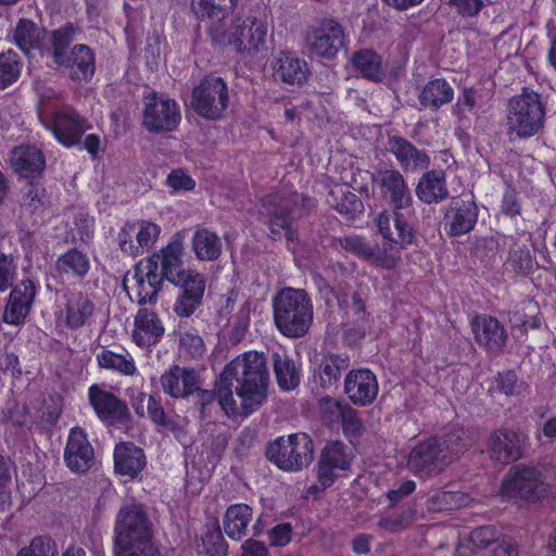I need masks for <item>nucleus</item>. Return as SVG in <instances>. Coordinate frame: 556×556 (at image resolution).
<instances>
[{
  "label": "nucleus",
  "mask_w": 556,
  "mask_h": 556,
  "mask_svg": "<svg viewBox=\"0 0 556 556\" xmlns=\"http://www.w3.org/2000/svg\"><path fill=\"white\" fill-rule=\"evenodd\" d=\"M269 371L263 353L249 351L229 362L216 388L218 403L227 415L255 412L267 397Z\"/></svg>",
  "instance_id": "1"
},
{
  "label": "nucleus",
  "mask_w": 556,
  "mask_h": 556,
  "mask_svg": "<svg viewBox=\"0 0 556 556\" xmlns=\"http://www.w3.org/2000/svg\"><path fill=\"white\" fill-rule=\"evenodd\" d=\"M376 181L392 210L391 214L387 211L378 214V231L386 241L395 243L400 249H407L416 242V232L405 212L414 202L408 184L403 174L394 168L377 170Z\"/></svg>",
  "instance_id": "2"
},
{
  "label": "nucleus",
  "mask_w": 556,
  "mask_h": 556,
  "mask_svg": "<svg viewBox=\"0 0 556 556\" xmlns=\"http://www.w3.org/2000/svg\"><path fill=\"white\" fill-rule=\"evenodd\" d=\"M471 445L467 431L457 425L450 426L442 433L419 441L409 452L407 468L420 479L441 475Z\"/></svg>",
  "instance_id": "3"
},
{
  "label": "nucleus",
  "mask_w": 556,
  "mask_h": 556,
  "mask_svg": "<svg viewBox=\"0 0 556 556\" xmlns=\"http://www.w3.org/2000/svg\"><path fill=\"white\" fill-rule=\"evenodd\" d=\"M268 213L269 237L278 240L283 235L288 241L298 240V231L292 224L315 206L314 200L291 190H275L261 199Z\"/></svg>",
  "instance_id": "4"
},
{
  "label": "nucleus",
  "mask_w": 556,
  "mask_h": 556,
  "mask_svg": "<svg viewBox=\"0 0 556 556\" xmlns=\"http://www.w3.org/2000/svg\"><path fill=\"white\" fill-rule=\"evenodd\" d=\"M271 302L274 323L282 336L299 339L308 332L313 324L314 308L305 290L285 288Z\"/></svg>",
  "instance_id": "5"
},
{
  "label": "nucleus",
  "mask_w": 556,
  "mask_h": 556,
  "mask_svg": "<svg viewBox=\"0 0 556 556\" xmlns=\"http://www.w3.org/2000/svg\"><path fill=\"white\" fill-rule=\"evenodd\" d=\"M546 116V104L542 96L531 88L523 87L519 94L508 100L506 109V126L509 135L528 139L536 135L543 127Z\"/></svg>",
  "instance_id": "6"
},
{
  "label": "nucleus",
  "mask_w": 556,
  "mask_h": 556,
  "mask_svg": "<svg viewBox=\"0 0 556 556\" xmlns=\"http://www.w3.org/2000/svg\"><path fill=\"white\" fill-rule=\"evenodd\" d=\"M267 29L266 22L256 17H238L230 27H214L211 42L214 46L231 45L238 52L257 53L266 47Z\"/></svg>",
  "instance_id": "7"
},
{
  "label": "nucleus",
  "mask_w": 556,
  "mask_h": 556,
  "mask_svg": "<svg viewBox=\"0 0 556 556\" xmlns=\"http://www.w3.org/2000/svg\"><path fill=\"white\" fill-rule=\"evenodd\" d=\"M265 455L279 469L296 472L312 464L314 443L307 433L296 432L269 442Z\"/></svg>",
  "instance_id": "8"
},
{
  "label": "nucleus",
  "mask_w": 556,
  "mask_h": 556,
  "mask_svg": "<svg viewBox=\"0 0 556 556\" xmlns=\"http://www.w3.org/2000/svg\"><path fill=\"white\" fill-rule=\"evenodd\" d=\"M153 526L143 504L123 505L114 522L113 547L153 543Z\"/></svg>",
  "instance_id": "9"
},
{
  "label": "nucleus",
  "mask_w": 556,
  "mask_h": 556,
  "mask_svg": "<svg viewBox=\"0 0 556 556\" xmlns=\"http://www.w3.org/2000/svg\"><path fill=\"white\" fill-rule=\"evenodd\" d=\"M228 104L229 88L222 77L206 75L192 88L190 108L204 119H220Z\"/></svg>",
  "instance_id": "10"
},
{
  "label": "nucleus",
  "mask_w": 556,
  "mask_h": 556,
  "mask_svg": "<svg viewBox=\"0 0 556 556\" xmlns=\"http://www.w3.org/2000/svg\"><path fill=\"white\" fill-rule=\"evenodd\" d=\"M181 119L179 104L155 91L143 96L142 125L151 134L169 132L177 128Z\"/></svg>",
  "instance_id": "11"
},
{
  "label": "nucleus",
  "mask_w": 556,
  "mask_h": 556,
  "mask_svg": "<svg viewBox=\"0 0 556 556\" xmlns=\"http://www.w3.org/2000/svg\"><path fill=\"white\" fill-rule=\"evenodd\" d=\"M306 43L312 54L332 60L341 49L345 48L346 37L338 21L324 18L308 28Z\"/></svg>",
  "instance_id": "12"
},
{
  "label": "nucleus",
  "mask_w": 556,
  "mask_h": 556,
  "mask_svg": "<svg viewBox=\"0 0 556 556\" xmlns=\"http://www.w3.org/2000/svg\"><path fill=\"white\" fill-rule=\"evenodd\" d=\"M501 492L508 498L535 502L546 493V484L536 468L516 466L504 478Z\"/></svg>",
  "instance_id": "13"
},
{
  "label": "nucleus",
  "mask_w": 556,
  "mask_h": 556,
  "mask_svg": "<svg viewBox=\"0 0 556 556\" xmlns=\"http://www.w3.org/2000/svg\"><path fill=\"white\" fill-rule=\"evenodd\" d=\"M343 251L351 253L371 265L384 269H394L399 263V256L393 251V242L387 241L383 244H371L365 237L358 235L343 236L333 240Z\"/></svg>",
  "instance_id": "14"
},
{
  "label": "nucleus",
  "mask_w": 556,
  "mask_h": 556,
  "mask_svg": "<svg viewBox=\"0 0 556 556\" xmlns=\"http://www.w3.org/2000/svg\"><path fill=\"white\" fill-rule=\"evenodd\" d=\"M88 402L104 425L121 427L131 420L127 403L99 384L88 388Z\"/></svg>",
  "instance_id": "15"
},
{
  "label": "nucleus",
  "mask_w": 556,
  "mask_h": 556,
  "mask_svg": "<svg viewBox=\"0 0 556 556\" xmlns=\"http://www.w3.org/2000/svg\"><path fill=\"white\" fill-rule=\"evenodd\" d=\"M180 289L174 305L179 317H189L202 304L206 281L202 274L193 269H185L169 281Z\"/></svg>",
  "instance_id": "16"
},
{
  "label": "nucleus",
  "mask_w": 556,
  "mask_h": 556,
  "mask_svg": "<svg viewBox=\"0 0 556 556\" xmlns=\"http://www.w3.org/2000/svg\"><path fill=\"white\" fill-rule=\"evenodd\" d=\"M526 437L501 428L492 431L486 440V452L493 462L508 465L522 457Z\"/></svg>",
  "instance_id": "17"
},
{
  "label": "nucleus",
  "mask_w": 556,
  "mask_h": 556,
  "mask_svg": "<svg viewBox=\"0 0 556 556\" xmlns=\"http://www.w3.org/2000/svg\"><path fill=\"white\" fill-rule=\"evenodd\" d=\"M471 330L477 344L488 354H502L508 341V332L497 318L490 315L476 316L471 320Z\"/></svg>",
  "instance_id": "18"
},
{
  "label": "nucleus",
  "mask_w": 556,
  "mask_h": 556,
  "mask_svg": "<svg viewBox=\"0 0 556 556\" xmlns=\"http://www.w3.org/2000/svg\"><path fill=\"white\" fill-rule=\"evenodd\" d=\"M386 147L404 173H420L427 170L431 165V157L428 152L418 149L402 136L388 134Z\"/></svg>",
  "instance_id": "19"
},
{
  "label": "nucleus",
  "mask_w": 556,
  "mask_h": 556,
  "mask_svg": "<svg viewBox=\"0 0 556 556\" xmlns=\"http://www.w3.org/2000/svg\"><path fill=\"white\" fill-rule=\"evenodd\" d=\"M11 288L3 312V321L9 325L20 326L25 323L33 308L37 294V285L30 278H26Z\"/></svg>",
  "instance_id": "20"
},
{
  "label": "nucleus",
  "mask_w": 556,
  "mask_h": 556,
  "mask_svg": "<svg viewBox=\"0 0 556 556\" xmlns=\"http://www.w3.org/2000/svg\"><path fill=\"white\" fill-rule=\"evenodd\" d=\"M64 463L75 473H86L96 464L94 450L86 431L80 427L70 430L64 450Z\"/></svg>",
  "instance_id": "21"
},
{
  "label": "nucleus",
  "mask_w": 556,
  "mask_h": 556,
  "mask_svg": "<svg viewBox=\"0 0 556 556\" xmlns=\"http://www.w3.org/2000/svg\"><path fill=\"white\" fill-rule=\"evenodd\" d=\"M184 242L182 237L177 233L159 252L149 256L144 263L161 276L163 280L170 281L186 268H184Z\"/></svg>",
  "instance_id": "22"
},
{
  "label": "nucleus",
  "mask_w": 556,
  "mask_h": 556,
  "mask_svg": "<svg viewBox=\"0 0 556 556\" xmlns=\"http://www.w3.org/2000/svg\"><path fill=\"white\" fill-rule=\"evenodd\" d=\"M379 392L376 375L366 368L350 370L344 378V393L349 401L359 407L375 402Z\"/></svg>",
  "instance_id": "23"
},
{
  "label": "nucleus",
  "mask_w": 556,
  "mask_h": 556,
  "mask_svg": "<svg viewBox=\"0 0 556 556\" xmlns=\"http://www.w3.org/2000/svg\"><path fill=\"white\" fill-rule=\"evenodd\" d=\"M351 464L348 447L340 441H331L321 451L317 479L323 489L329 488L338 478L337 470H346Z\"/></svg>",
  "instance_id": "24"
},
{
  "label": "nucleus",
  "mask_w": 556,
  "mask_h": 556,
  "mask_svg": "<svg viewBox=\"0 0 556 556\" xmlns=\"http://www.w3.org/2000/svg\"><path fill=\"white\" fill-rule=\"evenodd\" d=\"M132 280L134 286L131 287V291L134 295L128 291L126 281H124V288L134 302L138 305L155 304L157 302L164 280L151 267H148L147 263L140 262L135 266Z\"/></svg>",
  "instance_id": "25"
},
{
  "label": "nucleus",
  "mask_w": 556,
  "mask_h": 556,
  "mask_svg": "<svg viewBox=\"0 0 556 556\" xmlns=\"http://www.w3.org/2000/svg\"><path fill=\"white\" fill-rule=\"evenodd\" d=\"M479 210L475 201L453 200L444 214V228L450 237L469 233L476 226Z\"/></svg>",
  "instance_id": "26"
},
{
  "label": "nucleus",
  "mask_w": 556,
  "mask_h": 556,
  "mask_svg": "<svg viewBox=\"0 0 556 556\" xmlns=\"http://www.w3.org/2000/svg\"><path fill=\"white\" fill-rule=\"evenodd\" d=\"M114 471L127 481L135 480L147 466L144 451L134 442H119L114 447Z\"/></svg>",
  "instance_id": "27"
},
{
  "label": "nucleus",
  "mask_w": 556,
  "mask_h": 556,
  "mask_svg": "<svg viewBox=\"0 0 556 556\" xmlns=\"http://www.w3.org/2000/svg\"><path fill=\"white\" fill-rule=\"evenodd\" d=\"M85 118L73 110L58 111L51 119V130L56 140L70 148L80 142L86 130Z\"/></svg>",
  "instance_id": "28"
},
{
  "label": "nucleus",
  "mask_w": 556,
  "mask_h": 556,
  "mask_svg": "<svg viewBox=\"0 0 556 556\" xmlns=\"http://www.w3.org/2000/svg\"><path fill=\"white\" fill-rule=\"evenodd\" d=\"M163 391L174 399H186L198 389L199 377L191 368L172 366L160 378Z\"/></svg>",
  "instance_id": "29"
},
{
  "label": "nucleus",
  "mask_w": 556,
  "mask_h": 556,
  "mask_svg": "<svg viewBox=\"0 0 556 556\" xmlns=\"http://www.w3.org/2000/svg\"><path fill=\"white\" fill-rule=\"evenodd\" d=\"M132 340L140 348H150L161 341L165 333L159 315L149 308H140L135 316Z\"/></svg>",
  "instance_id": "30"
},
{
  "label": "nucleus",
  "mask_w": 556,
  "mask_h": 556,
  "mask_svg": "<svg viewBox=\"0 0 556 556\" xmlns=\"http://www.w3.org/2000/svg\"><path fill=\"white\" fill-rule=\"evenodd\" d=\"M415 193L425 204H438L450 198L446 174L443 169L426 170L419 178Z\"/></svg>",
  "instance_id": "31"
},
{
  "label": "nucleus",
  "mask_w": 556,
  "mask_h": 556,
  "mask_svg": "<svg viewBox=\"0 0 556 556\" xmlns=\"http://www.w3.org/2000/svg\"><path fill=\"white\" fill-rule=\"evenodd\" d=\"M273 70L274 77L288 85H302L309 75L306 61L292 52H281L275 59Z\"/></svg>",
  "instance_id": "32"
},
{
  "label": "nucleus",
  "mask_w": 556,
  "mask_h": 556,
  "mask_svg": "<svg viewBox=\"0 0 556 556\" xmlns=\"http://www.w3.org/2000/svg\"><path fill=\"white\" fill-rule=\"evenodd\" d=\"M350 366V356L345 353H327L314 368V382L328 390L339 382L342 371Z\"/></svg>",
  "instance_id": "33"
},
{
  "label": "nucleus",
  "mask_w": 556,
  "mask_h": 556,
  "mask_svg": "<svg viewBox=\"0 0 556 556\" xmlns=\"http://www.w3.org/2000/svg\"><path fill=\"white\" fill-rule=\"evenodd\" d=\"M46 38L47 30L29 18H20L12 34V41L28 56L43 53Z\"/></svg>",
  "instance_id": "34"
},
{
  "label": "nucleus",
  "mask_w": 556,
  "mask_h": 556,
  "mask_svg": "<svg viewBox=\"0 0 556 556\" xmlns=\"http://www.w3.org/2000/svg\"><path fill=\"white\" fill-rule=\"evenodd\" d=\"M238 0H193L192 7L195 14L202 20H207V29L211 38V30L214 27L224 29L227 27L226 18L232 13Z\"/></svg>",
  "instance_id": "35"
},
{
  "label": "nucleus",
  "mask_w": 556,
  "mask_h": 556,
  "mask_svg": "<svg viewBox=\"0 0 556 556\" xmlns=\"http://www.w3.org/2000/svg\"><path fill=\"white\" fill-rule=\"evenodd\" d=\"M67 70L68 76L75 81H88L94 74V54L86 45H75L66 55V62L58 64Z\"/></svg>",
  "instance_id": "36"
},
{
  "label": "nucleus",
  "mask_w": 556,
  "mask_h": 556,
  "mask_svg": "<svg viewBox=\"0 0 556 556\" xmlns=\"http://www.w3.org/2000/svg\"><path fill=\"white\" fill-rule=\"evenodd\" d=\"M65 298V325L71 329L85 326L94 313V303L83 292H68Z\"/></svg>",
  "instance_id": "37"
},
{
  "label": "nucleus",
  "mask_w": 556,
  "mask_h": 556,
  "mask_svg": "<svg viewBox=\"0 0 556 556\" xmlns=\"http://www.w3.org/2000/svg\"><path fill=\"white\" fill-rule=\"evenodd\" d=\"M12 167L23 177H36L42 173L46 159L41 150L33 146L16 147L12 151Z\"/></svg>",
  "instance_id": "38"
},
{
  "label": "nucleus",
  "mask_w": 556,
  "mask_h": 556,
  "mask_svg": "<svg viewBox=\"0 0 556 556\" xmlns=\"http://www.w3.org/2000/svg\"><path fill=\"white\" fill-rule=\"evenodd\" d=\"M253 520V508L243 503L230 505L223 518V528L226 535L240 541L249 534V526Z\"/></svg>",
  "instance_id": "39"
},
{
  "label": "nucleus",
  "mask_w": 556,
  "mask_h": 556,
  "mask_svg": "<svg viewBox=\"0 0 556 556\" xmlns=\"http://www.w3.org/2000/svg\"><path fill=\"white\" fill-rule=\"evenodd\" d=\"M453 87L443 78L429 80L419 92L418 100L424 109L438 111L444 104L452 102Z\"/></svg>",
  "instance_id": "40"
},
{
  "label": "nucleus",
  "mask_w": 556,
  "mask_h": 556,
  "mask_svg": "<svg viewBox=\"0 0 556 556\" xmlns=\"http://www.w3.org/2000/svg\"><path fill=\"white\" fill-rule=\"evenodd\" d=\"M191 248L199 261L213 262L219 258L223 243L214 231L207 228H198L193 232Z\"/></svg>",
  "instance_id": "41"
},
{
  "label": "nucleus",
  "mask_w": 556,
  "mask_h": 556,
  "mask_svg": "<svg viewBox=\"0 0 556 556\" xmlns=\"http://www.w3.org/2000/svg\"><path fill=\"white\" fill-rule=\"evenodd\" d=\"M146 415L153 424L162 427L164 430L172 432L177 439L185 435V421L179 416H170L165 413L161 399L156 394L148 396Z\"/></svg>",
  "instance_id": "42"
},
{
  "label": "nucleus",
  "mask_w": 556,
  "mask_h": 556,
  "mask_svg": "<svg viewBox=\"0 0 556 556\" xmlns=\"http://www.w3.org/2000/svg\"><path fill=\"white\" fill-rule=\"evenodd\" d=\"M352 64L362 77L380 83L386 77L382 56L372 49H361L354 52Z\"/></svg>",
  "instance_id": "43"
},
{
  "label": "nucleus",
  "mask_w": 556,
  "mask_h": 556,
  "mask_svg": "<svg viewBox=\"0 0 556 556\" xmlns=\"http://www.w3.org/2000/svg\"><path fill=\"white\" fill-rule=\"evenodd\" d=\"M327 203L348 219H355L364 211L362 200L342 187H334L329 191Z\"/></svg>",
  "instance_id": "44"
},
{
  "label": "nucleus",
  "mask_w": 556,
  "mask_h": 556,
  "mask_svg": "<svg viewBox=\"0 0 556 556\" xmlns=\"http://www.w3.org/2000/svg\"><path fill=\"white\" fill-rule=\"evenodd\" d=\"M274 371L278 386L285 391L294 390L300 383L301 370L286 353H274Z\"/></svg>",
  "instance_id": "45"
},
{
  "label": "nucleus",
  "mask_w": 556,
  "mask_h": 556,
  "mask_svg": "<svg viewBox=\"0 0 556 556\" xmlns=\"http://www.w3.org/2000/svg\"><path fill=\"white\" fill-rule=\"evenodd\" d=\"M55 268L61 275L84 278L90 268L89 258L79 250L71 249L58 257Z\"/></svg>",
  "instance_id": "46"
},
{
  "label": "nucleus",
  "mask_w": 556,
  "mask_h": 556,
  "mask_svg": "<svg viewBox=\"0 0 556 556\" xmlns=\"http://www.w3.org/2000/svg\"><path fill=\"white\" fill-rule=\"evenodd\" d=\"M79 28L73 23H66L51 33L52 58L55 64L66 62L67 48L75 40Z\"/></svg>",
  "instance_id": "47"
},
{
  "label": "nucleus",
  "mask_w": 556,
  "mask_h": 556,
  "mask_svg": "<svg viewBox=\"0 0 556 556\" xmlns=\"http://www.w3.org/2000/svg\"><path fill=\"white\" fill-rule=\"evenodd\" d=\"M22 62L16 52L8 50L0 53V90L13 85L21 76Z\"/></svg>",
  "instance_id": "48"
},
{
  "label": "nucleus",
  "mask_w": 556,
  "mask_h": 556,
  "mask_svg": "<svg viewBox=\"0 0 556 556\" xmlns=\"http://www.w3.org/2000/svg\"><path fill=\"white\" fill-rule=\"evenodd\" d=\"M97 361L101 368L116 370L126 376H132L136 371L134 359L130 356H124L110 350L99 353Z\"/></svg>",
  "instance_id": "49"
},
{
  "label": "nucleus",
  "mask_w": 556,
  "mask_h": 556,
  "mask_svg": "<svg viewBox=\"0 0 556 556\" xmlns=\"http://www.w3.org/2000/svg\"><path fill=\"white\" fill-rule=\"evenodd\" d=\"M131 229L135 231L136 243L140 254L143 249H149L154 244L161 232L157 224L144 219L131 223Z\"/></svg>",
  "instance_id": "50"
},
{
  "label": "nucleus",
  "mask_w": 556,
  "mask_h": 556,
  "mask_svg": "<svg viewBox=\"0 0 556 556\" xmlns=\"http://www.w3.org/2000/svg\"><path fill=\"white\" fill-rule=\"evenodd\" d=\"M15 472V464L9 456L0 454V511L7 510L11 505L10 483Z\"/></svg>",
  "instance_id": "51"
},
{
  "label": "nucleus",
  "mask_w": 556,
  "mask_h": 556,
  "mask_svg": "<svg viewBox=\"0 0 556 556\" xmlns=\"http://www.w3.org/2000/svg\"><path fill=\"white\" fill-rule=\"evenodd\" d=\"M56 545L49 536H36L28 546L22 547L16 556H55Z\"/></svg>",
  "instance_id": "52"
},
{
  "label": "nucleus",
  "mask_w": 556,
  "mask_h": 556,
  "mask_svg": "<svg viewBox=\"0 0 556 556\" xmlns=\"http://www.w3.org/2000/svg\"><path fill=\"white\" fill-rule=\"evenodd\" d=\"M345 412L339 420H341L343 433L350 440L359 438L364 432V425L359 418L358 412L351 405L344 408Z\"/></svg>",
  "instance_id": "53"
},
{
  "label": "nucleus",
  "mask_w": 556,
  "mask_h": 556,
  "mask_svg": "<svg viewBox=\"0 0 556 556\" xmlns=\"http://www.w3.org/2000/svg\"><path fill=\"white\" fill-rule=\"evenodd\" d=\"M509 264L516 271L527 275L532 271L534 262L528 248L515 244L509 252Z\"/></svg>",
  "instance_id": "54"
},
{
  "label": "nucleus",
  "mask_w": 556,
  "mask_h": 556,
  "mask_svg": "<svg viewBox=\"0 0 556 556\" xmlns=\"http://www.w3.org/2000/svg\"><path fill=\"white\" fill-rule=\"evenodd\" d=\"M17 265L10 254L0 252V293L9 290L16 278Z\"/></svg>",
  "instance_id": "55"
},
{
  "label": "nucleus",
  "mask_w": 556,
  "mask_h": 556,
  "mask_svg": "<svg viewBox=\"0 0 556 556\" xmlns=\"http://www.w3.org/2000/svg\"><path fill=\"white\" fill-rule=\"evenodd\" d=\"M179 346L182 353L194 359L201 358L206 351L203 339L193 332L180 334Z\"/></svg>",
  "instance_id": "56"
},
{
  "label": "nucleus",
  "mask_w": 556,
  "mask_h": 556,
  "mask_svg": "<svg viewBox=\"0 0 556 556\" xmlns=\"http://www.w3.org/2000/svg\"><path fill=\"white\" fill-rule=\"evenodd\" d=\"M414 518L415 510L406 509L395 517L380 518L378 521V527L392 533H396L406 529L413 522Z\"/></svg>",
  "instance_id": "57"
},
{
  "label": "nucleus",
  "mask_w": 556,
  "mask_h": 556,
  "mask_svg": "<svg viewBox=\"0 0 556 556\" xmlns=\"http://www.w3.org/2000/svg\"><path fill=\"white\" fill-rule=\"evenodd\" d=\"M318 406L321 415L330 422H334L341 418L345 412L344 408L348 407L349 404L330 396H324L319 400Z\"/></svg>",
  "instance_id": "58"
},
{
  "label": "nucleus",
  "mask_w": 556,
  "mask_h": 556,
  "mask_svg": "<svg viewBox=\"0 0 556 556\" xmlns=\"http://www.w3.org/2000/svg\"><path fill=\"white\" fill-rule=\"evenodd\" d=\"M463 495L457 492L440 491L430 497V505L435 510H450L459 506Z\"/></svg>",
  "instance_id": "59"
},
{
  "label": "nucleus",
  "mask_w": 556,
  "mask_h": 556,
  "mask_svg": "<svg viewBox=\"0 0 556 556\" xmlns=\"http://www.w3.org/2000/svg\"><path fill=\"white\" fill-rule=\"evenodd\" d=\"M497 389L507 396H513L521 393L522 383L518 381L517 375L514 370H505L498 372L496 377Z\"/></svg>",
  "instance_id": "60"
},
{
  "label": "nucleus",
  "mask_w": 556,
  "mask_h": 556,
  "mask_svg": "<svg viewBox=\"0 0 556 556\" xmlns=\"http://www.w3.org/2000/svg\"><path fill=\"white\" fill-rule=\"evenodd\" d=\"M114 556H160L154 543L113 547Z\"/></svg>",
  "instance_id": "61"
},
{
  "label": "nucleus",
  "mask_w": 556,
  "mask_h": 556,
  "mask_svg": "<svg viewBox=\"0 0 556 556\" xmlns=\"http://www.w3.org/2000/svg\"><path fill=\"white\" fill-rule=\"evenodd\" d=\"M495 540L496 531L490 526L476 528L470 533V542L477 548H485Z\"/></svg>",
  "instance_id": "62"
},
{
  "label": "nucleus",
  "mask_w": 556,
  "mask_h": 556,
  "mask_svg": "<svg viewBox=\"0 0 556 556\" xmlns=\"http://www.w3.org/2000/svg\"><path fill=\"white\" fill-rule=\"evenodd\" d=\"M501 212L507 216L514 217L520 214V204L516 189L507 186L502 199Z\"/></svg>",
  "instance_id": "63"
},
{
  "label": "nucleus",
  "mask_w": 556,
  "mask_h": 556,
  "mask_svg": "<svg viewBox=\"0 0 556 556\" xmlns=\"http://www.w3.org/2000/svg\"><path fill=\"white\" fill-rule=\"evenodd\" d=\"M206 552L212 556H226L227 544L220 532L208 533L203 540Z\"/></svg>",
  "instance_id": "64"
}]
</instances>
